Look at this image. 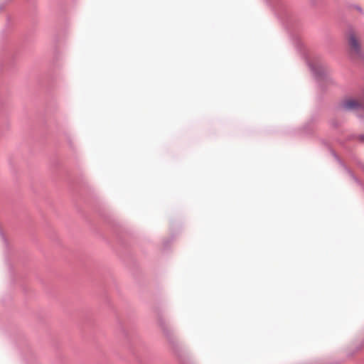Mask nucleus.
I'll return each instance as SVG.
<instances>
[{
    "mask_svg": "<svg viewBox=\"0 0 364 364\" xmlns=\"http://www.w3.org/2000/svg\"><path fill=\"white\" fill-rule=\"evenodd\" d=\"M343 107L347 110L364 109V102L361 99H348L343 102Z\"/></svg>",
    "mask_w": 364,
    "mask_h": 364,
    "instance_id": "nucleus-1",
    "label": "nucleus"
},
{
    "mask_svg": "<svg viewBox=\"0 0 364 364\" xmlns=\"http://www.w3.org/2000/svg\"><path fill=\"white\" fill-rule=\"evenodd\" d=\"M348 9L350 11H356L358 14H360V15H363L364 16V9L363 8L359 5V4H350L348 6Z\"/></svg>",
    "mask_w": 364,
    "mask_h": 364,
    "instance_id": "nucleus-3",
    "label": "nucleus"
},
{
    "mask_svg": "<svg viewBox=\"0 0 364 364\" xmlns=\"http://www.w3.org/2000/svg\"><path fill=\"white\" fill-rule=\"evenodd\" d=\"M348 40L352 51L355 54H360L361 51L360 43L359 42L358 38L353 31L349 33Z\"/></svg>",
    "mask_w": 364,
    "mask_h": 364,
    "instance_id": "nucleus-2",
    "label": "nucleus"
}]
</instances>
